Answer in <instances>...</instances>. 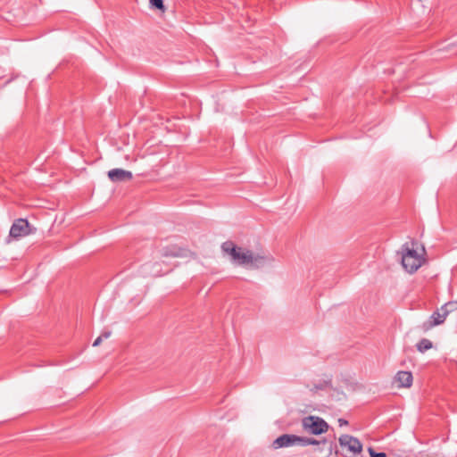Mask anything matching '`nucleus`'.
I'll return each instance as SVG.
<instances>
[{
	"mask_svg": "<svg viewBox=\"0 0 457 457\" xmlns=\"http://www.w3.org/2000/svg\"><path fill=\"white\" fill-rule=\"evenodd\" d=\"M301 436L292 434H283L272 442L274 449L300 445Z\"/></svg>",
	"mask_w": 457,
	"mask_h": 457,
	"instance_id": "nucleus-4",
	"label": "nucleus"
},
{
	"mask_svg": "<svg viewBox=\"0 0 457 457\" xmlns=\"http://www.w3.org/2000/svg\"><path fill=\"white\" fill-rule=\"evenodd\" d=\"M221 249L224 253L229 254L233 260L235 257H238V251L242 249L235 245L231 241H226L221 245Z\"/></svg>",
	"mask_w": 457,
	"mask_h": 457,
	"instance_id": "nucleus-9",
	"label": "nucleus"
},
{
	"mask_svg": "<svg viewBox=\"0 0 457 457\" xmlns=\"http://www.w3.org/2000/svg\"><path fill=\"white\" fill-rule=\"evenodd\" d=\"M338 441L342 447H347V449L354 454H358L362 451L361 443L354 436L342 435Z\"/></svg>",
	"mask_w": 457,
	"mask_h": 457,
	"instance_id": "nucleus-5",
	"label": "nucleus"
},
{
	"mask_svg": "<svg viewBox=\"0 0 457 457\" xmlns=\"http://www.w3.org/2000/svg\"><path fill=\"white\" fill-rule=\"evenodd\" d=\"M270 256H263L253 253L250 264L253 268L259 269L263 267L267 262H270Z\"/></svg>",
	"mask_w": 457,
	"mask_h": 457,
	"instance_id": "nucleus-11",
	"label": "nucleus"
},
{
	"mask_svg": "<svg viewBox=\"0 0 457 457\" xmlns=\"http://www.w3.org/2000/svg\"><path fill=\"white\" fill-rule=\"evenodd\" d=\"M338 424H339L340 427H342V426L347 425L348 421L344 420V419H339L338 420Z\"/></svg>",
	"mask_w": 457,
	"mask_h": 457,
	"instance_id": "nucleus-21",
	"label": "nucleus"
},
{
	"mask_svg": "<svg viewBox=\"0 0 457 457\" xmlns=\"http://www.w3.org/2000/svg\"><path fill=\"white\" fill-rule=\"evenodd\" d=\"M108 178L112 182H125L132 179L133 175L130 171L123 169H112L108 171Z\"/></svg>",
	"mask_w": 457,
	"mask_h": 457,
	"instance_id": "nucleus-6",
	"label": "nucleus"
},
{
	"mask_svg": "<svg viewBox=\"0 0 457 457\" xmlns=\"http://www.w3.org/2000/svg\"><path fill=\"white\" fill-rule=\"evenodd\" d=\"M150 275H152V276H159L160 272H159V270L153 271V272H150Z\"/></svg>",
	"mask_w": 457,
	"mask_h": 457,
	"instance_id": "nucleus-22",
	"label": "nucleus"
},
{
	"mask_svg": "<svg viewBox=\"0 0 457 457\" xmlns=\"http://www.w3.org/2000/svg\"><path fill=\"white\" fill-rule=\"evenodd\" d=\"M221 249L224 253L229 254L233 260L235 257H238V251L242 249L235 245L231 241H226L221 245Z\"/></svg>",
	"mask_w": 457,
	"mask_h": 457,
	"instance_id": "nucleus-10",
	"label": "nucleus"
},
{
	"mask_svg": "<svg viewBox=\"0 0 457 457\" xmlns=\"http://www.w3.org/2000/svg\"><path fill=\"white\" fill-rule=\"evenodd\" d=\"M252 255L253 253L249 250L245 252L238 251V257H235L233 261L240 265L250 264V262L252 261Z\"/></svg>",
	"mask_w": 457,
	"mask_h": 457,
	"instance_id": "nucleus-12",
	"label": "nucleus"
},
{
	"mask_svg": "<svg viewBox=\"0 0 457 457\" xmlns=\"http://www.w3.org/2000/svg\"><path fill=\"white\" fill-rule=\"evenodd\" d=\"M402 265L409 273L415 272L423 263L424 259L412 247L410 248L408 243L402 246Z\"/></svg>",
	"mask_w": 457,
	"mask_h": 457,
	"instance_id": "nucleus-1",
	"label": "nucleus"
},
{
	"mask_svg": "<svg viewBox=\"0 0 457 457\" xmlns=\"http://www.w3.org/2000/svg\"><path fill=\"white\" fill-rule=\"evenodd\" d=\"M457 309V302H448L444 304L441 311H448V314Z\"/></svg>",
	"mask_w": 457,
	"mask_h": 457,
	"instance_id": "nucleus-16",
	"label": "nucleus"
},
{
	"mask_svg": "<svg viewBox=\"0 0 457 457\" xmlns=\"http://www.w3.org/2000/svg\"><path fill=\"white\" fill-rule=\"evenodd\" d=\"M302 426L305 431L316 436L326 433L329 428L322 418L312 415L304 417L302 420Z\"/></svg>",
	"mask_w": 457,
	"mask_h": 457,
	"instance_id": "nucleus-2",
	"label": "nucleus"
},
{
	"mask_svg": "<svg viewBox=\"0 0 457 457\" xmlns=\"http://www.w3.org/2000/svg\"><path fill=\"white\" fill-rule=\"evenodd\" d=\"M448 315V311H441L440 312H435L430 319L432 320H429V321H427V322H424L422 324V328L423 330H428L430 329L431 328L435 327V326H438L442 323H444V321L445 320L446 317Z\"/></svg>",
	"mask_w": 457,
	"mask_h": 457,
	"instance_id": "nucleus-7",
	"label": "nucleus"
},
{
	"mask_svg": "<svg viewBox=\"0 0 457 457\" xmlns=\"http://www.w3.org/2000/svg\"><path fill=\"white\" fill-rule=\"evenodd\" d=\"M399 387H410L412 385V374L410 371H398L395 377Z\"/></svg>",
	"mask_w": 457,
	"mask_h": 457,
	"instance_id": "nucleus-8",
	"label": "nucleus"
},
{
	"mask_svg": "<svg viewBox=\"0 0 457 457\" xmlns=\"http://www.w3.org/2000/svg\"><path fill=\"white\" fill-rule=\"evenodd\" d=\"M152 8L157 9L162 12H165L166 8L163 4V0H149Z\"/></svg>",
	"mask_w": 457,
	"mask_h": 457,
	"instance_id": "nucleus-15",
	"label": "nucleus"
},
{
	"mask_svg": "<svg viewBox=\"0 0 457 457\" xmlns=\"http://www.w3.org/2000/svg\"><path fill=\"white\" fill-rule=\"evenodd\" d=\"M111 336V331H104L99 337H102V339H107Z\"/></svg>",
	"mask_w": 457,
	"mask_h": 457,
	"instance_id": "nucleus-19",
	"label": "nucleus"
},
{
	"mask_svg": "<svg viewBox=\"0 0 457 457\" xmlns=\"http://www.w3.org/2000/svg\"><path fill=\"white\" fill-rule=\"evenodd\" d=\"M417 350L420 353H424L426 352L427 350H429L432 348L433 345H432V342L427 338H422L421 340L419 341V343L417 344Z\"/></svg>",
	"mask_w": 457,
	"mask_h": 457,
	"instance_id": "nucleus-13",
	"label": "nucleus"
},
{
	"mask_svg": "<svg viewBox=\"0 0 457 457\" xmlns=\"http://www.w3.org/2000/svg\"><path fill=\"white\" fill-rule=\"evenodd\" d=\"M30 233L31 229L29 221L25 219H18L12 225L9 235L13 238H19Z\"/></svg>",
	"mask_w": 457,
	"mask_h": 457,
	"instance_id": "nucleus-3",
	"label": "nucleus"
},
{
	"mask_svg": "<svg viewBox=\"0 0 457 457\" xmlns=\"http://www.w3.org/2000/svg\"><path fill=\"white\" fill-rule=\"evenodd\" d=\"M102 337H98L93 343V346H98L102 343Z\"/></svg>",
	"mask_w": 457,
	"mask_h": 457,
	"instance_id": "nucleus-20",
	"label": "nucleus"
},
{
	"mask_svg": "<svg viewBox=\"0 0 457 457\" xmlns=\"http://www.w3.org/2000/svg\"><path fill=\"white\" fill-rule=\"evenodd\" d=\"M320 443L325 444L326 440L324 439L322 441H319V440H317L315 438H312V437L301 436L300 445L301 446L316 445H320Z\"/></svg>",
	"mask_w": 457,
	"mask_h": 457,
	"instance_id": "nucleus-14",
	"label": "nucleus"
},
{
	"mask_svg": "<svg viewBox=\"0 0 457 457\" xmlns=\"http://www.w3.org/2000/svg\"><path fill=\"white\" fill-rule=\"evenodd\" d=\"M162 255L165 256V257H168V256H178L179 253L175 250H170L168 248H165V249L162 250Z\"/></svg>",
	"mask_w": 457,
	"mask_h": 457,
	"instance_id": "nucleus-17",
	"label": "nucleus"
},
{
	"mask_svg": "<svg viewBox=\"0 0 457 457\" xmlns=\"http://www.w3.org/2000/svg\"><path fill=\"white\" fill-rule=\"evenodd\" d=\"M368 452L370 457H386L385 453H376L373 448L370 447Z\"/></svg>",
	"mask_w": 457,
	"mask_h": 457,
	"instance_id": "nucleus-18",
	"label": "nucleus"
}]
</instances>
